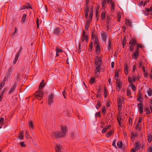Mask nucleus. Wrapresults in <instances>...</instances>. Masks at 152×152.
I'll return each instance as SVG.
<instances>
[{
  "label": "nucleus",
  "mask_w": 152,
  "mask_h": 152,
  "mask_svg": "<svg viewBox=\"0 0 152 152\" xmlns=\"http://www.w3.org/2000/svg\"><path fill=\"white\" fill-rule=\"evenodd\" d=\"M136 40L134 38V46L135 45V51H138V49L139 48H142L143 46L141 44H139L138 43H136Z\"/></svg>",
  "instance_id": "nucleus-7"
},
{
  "label": "nucleus",
  "mask_w": 152,
  "mask_h": 152,
  "mask_svg": "<svg viewBox=\"0 0 152 152\" xmlns=\"http://www.w3.org/2000/svg\"><path fill=\"white\" fill-rule=\"evenodd\" d=\"M92 46H93V44H92V43H90V44L89 45V47L90 48V49H89L90 51H91L92 50Z\"/></svg>",
  "instance_id": "nucleus-57"
},
{
  "label": "nucleus",
  "mask_w": 152,
  "mask_h": 152,
  "mask_svg": "<svg viewBox=\"0 0 152 152\" xmlns=\"http://www.w3.org/2000/svg\"><path fill=\"white\" fill-rule=\"evenodd\" d=\"M141 125V124H139L138 123H137V125H136V126L135 127V129H140V126Z\"/></svg>",
  "instance_id": "nucleus-47"
},
{
  "label": "nucleus",
  "mask_w": 152,
  "mask_h": 152,
  "mask_svg": "<svg viewBox=\"0 0 152 152\" xmlns=\"http://www.w3.org/2000/svg\"><path fill=\"white\" fill-rule=\"evenodd\" d=\"M88 12V6H86L85 10V12Z\"/></svg>",
  "instance_id": "nucleus-61"
},
{
  "label": "nucleus",
  "mask_w": 152,
  "mask_h": 152,
  "mask_svg": "<svg viewBox=\"0 0 152 152\" xmlns=\"http://www.w3.org/2000/svg\"><path fill=\"white\" fill-rule=\"evenodd\" d=\"M121 18V14L120 13H119L118 14V22H119L120 21Z\"/></svg>",
  "instance_id": "nucleus-41"
},
{
  "label": "nucleus",
  "mask_w": 152,
  "mask_h": 152,
  "mask_svg": "<svg viewBox=\"0 0 152 152\" xmlns=\"http://www.w3.org/2000/svg\"><path fill=\"white\" fill-rule=\"evenodd\" d=\"M148 95L149 96H151L152 95V91L151 89L149 88L147 91Z\"/></svg>",
  "instance_id": "nucleus-30"
},
{
  "label": "nucleus",
  "mask_w": 152,
  "mask_h": 152,
  "mask_svg": "<svg viewBox=\"0 0 152 152\" xmlns=\"http://www.w3.org/2000/svg\"><path fill=\"white\" fill-rule=\"evenodd\" d=\"M127 95L128 96H130V97L132 98V97L130 96L131 95V93L130 92V90L129 89H128L127 91Z\"/></svg>",
  "instance_id": "nucleus-42"
},
{
  "label": "nucleus",
  "mask_w": 152,
  "mask_h": 152,
  "mask_svg": "<svg viewBox=\"0 0 152 152\" xmlns=\"http://www.w3.org/2000/svg\"><path fill=\"white\" fill-rule=\"evenodd\" d=\"M152 140V136L151 135H149L148 138V142H150Z\"/></svg>",
  "instance_id": "nucleus-38"
},
{
  "label": "nucleus",
  "mask_w": 152,
  "mask_h": 152,
  "mask_svg": "<svg viewBox=\"0 0 152 152\" xmlns=\"http://www.w3.org/2000/svg\"><path fill=\"white\" fill-rule=\"evenodd\" d=\"M106 14V12H102L101 15V18L102 20H104L105 19V17Z\"/></svg>",
  "instance_id": "nucleus-28"
},
{
  "label": "nucleus",
  "mask_w": 152,
  "mask_h": 152,
  "mask_svg": "<svg viewBox=\"0 0 152 152\" xmlns=\"http://www.w3.org/2000/svg\"><path fill=\"white\" fill-rule=\"evenodd\" d=\"M129 84L128 85L129 88H131L133 90V82L132 78L130 77H129L128 79Z\"/></svg>",
  "instance_id": "nucleus-13"
},
{
  "label": "nucleus",
  "mask_w": 152,
  "mask_h": 152,
  "mask_svg": "<svg viewBox=\"0 0 152 152\" xmlns=\"http://www.w3.org/2000/svg\"><path fill=\"white\" fill-rule=\"evenodd\" d=\"M44 81V80H43L42 82L40 84L38 88L39 90L42 91L43 88L44 87L45 84L43 83Z\"/></svg>",
  "instance_id": "nucleus-17"
},
{
  "label": "nucleus",
  "mask_w": 152,
  "mask_h": 152,
  "mask_svg": "<svg viewBox=\"0 0 152 152\" xmlns=\"http://www.w3.org/2000/svg\"><path fill=\"white\" fill-rule=\"evenodd\" d=\"M53 95L52 94H50L49 96L48 99V104L49 106H50L53 102Z\"/></svg>",
  "instance_id": "nucleus-12"
},
{
  "label": "nucleus",
  "mask_w": 152,
  "mask_h": 152,
  "mask_svg": "<svg viewBox=\"0 0 152 152\" xmlns=\"http://www.w3.org/2000/svg\"><path fill=\"white\" fill-rule=\"evenodd\" d=\"M12 72V71L11 70V68H10L6 72L4 77L3 79L4 81H6V80H7L8 78H10Z\"/></svg>",
  "instance_id": "nucleus-5"
},
{
  "label": "nucleus",
  "mask_w": 152,
  "mask_h": 152,
  "mask_svg": "<svg viewBox=\"0 0 152 152\" xmlns=\"http://www.w3.org/2000/svg\"><path fill=\"white\" fill-rule=\"evenodd\" d=\"M115 140L114 139L113 141V143L112 144V145L113 146H114L115 148H117V147L115 145Z\"/></svg>",
  "instance_id": "nucleus-54"
},
{
  "label": "nucleus",
  "mask_w": 152,
  "mask_h": 152,
  "mask_svg": "<svg viewBox=\"0 0 152 152\" xmlns=\"http://www.w3.org/2000/svg\"><path fill=\"white\" fill-rule=\"evenodd\" d=\"M90 23V22L89 21H88L86 22L85 25V29L86 30H88Z\"/></svg>",
  "instance_id": "nucleus-29"
},
{
  "label": "nucleus",
  "mask_w": 152,
  "mask_h": 152,
  "mask_svg": "<svg viewBox=\"0 0 152 152\" xmlns=\"http://www.w3.org/2000/svg\"><path fill=\"white\" fill-rule=\"evenodd\" d=\"M67 132L66 128L65 126H61V132H53L52 134L56 137H64Z\"/></svg>",
  "instance_id": "nucleus-2"
},
{
  "label": "nucleus",
  "mask_w": 152,
  "mask_h": 152,
  "mask_svg": "<svg viewBox=\"0 0 152 152\" xmlns=\"http://www.w3.org/2000/svg\"><path fill=\"white\" fill-rule=\"evenodd\" d=\"M104 94L105 97H106L107 96V93L105 88H104Z\"/></svg>",
  "instance_id": "nucleus-51"
},
{
  "label": "nucleus",
  "mask_w": 152,
  "mask_h": 152,
  "mask_svg": "<svg viewBox=\"0 0 152 152\" xmlns=\"http://www.w3.org/2000/svg\"><path fill=\"white\" fill-rule=\"evenodd\" d=\"M116 83L117 84V86L118 88V91H120L122 85V82L120 80H119V81H117L116 82Z\"/></svg>",
  "instance_id": "nucleus-15"
},
{
  "label": "nucleus",
  "mask_w": 152,
  "mask_h": 152,
  "mask_svg": "<svg viewBox=\"0 0 152 152\" xmlns=\"http://www.w3.org/2000/svg\"><path fill=\"white\" fill-rule=\"evenodd\" d=\"M4 92V91H2L1 95H0V102H1L2 101V99L3 98V94Z\"/></svg>",
  "instance_id": "nucleus-50"
},
{
  "label": "nucleus",
  "mask_w": 152,
  "mask_h": 152,
  "mask_svg": "<svg viewBox=\"0 0 152 152\" xmlns=\"http://www.w3.org/2000/svg\"><path fill=\"white\" fill-rule=\"evenodd\" d=\"M111 43L112 41L110 39H109L108 40V42L107 44V49L108 50H110L111 49Z\"/></svg>",
  "instance_id": "nucleus-25"
},
{
  "label": "nucleus",
  "mask_w": 152,
  "mask_h": 152,
  "mask_svg": "<svg viewBox=\"0 0 152 152\" xmlns=\"http://www.w3.org/2000/svg\"><path fill=\"white\" fill-rule=\"evenodd\" d=\"M17 87V85L15 83L13 84L10 88L8 92V94H10L12 93L15 90Z\"/></svg>",
  "instance_id": "nucleus-6"
},
{
  "label": "nucleus",
  "mask_w": 152,
  "mask_h": 152,
  "mask_svg": "<svg viewBox=\"0 0 152 152\" xmlns=\"http://www.w3.org/2000/svg\"><path fill=\"white\" fill-rule=\"evenodd\" d=\"M85 40L86 42L88 41V37L87 35H86L85 32V31L83 30L82 32V35L81 38V41L83 42Z\"/></svg>",
  "instance_id": "nucleus-9"
},
{
  "label": "nucleus",
  "mask_w": 152,
  "mask_h": 152,
  "mask_svg": "<svg viewBox=\"0 0 152 152\" xmlns=\"http://www.w3.org/2000/svg\"><path fill=\"white\" fill-rule=\"evenodd\" d=\"M117 146L119 148H121L122 145V142L121 141H119L117 144Z\"/></svg>",
  "instance_id": "nucleus-32"
},
{
  "label": "nucleus",
  "mask_w": 152,
  "mask_h": 152,
  "mask_svg": "<svg viewBox=\"0 0 152 152\" xmlns=\"http://www.w3.org/2000/svg\"><path fill=\"white\" fill-rule=\"evenodd\" d=\"M125 23L127 26H132L131 23L129 20L126 19Z\"/></svg>",
  "instance_id": "nucleus-27"
},
{
  "label": "nucleus",
  "mask_w": 152,
  "mask_h": 152,
  "mask_svg": "<svg viewBox=\"0 0 152 152\" xmlns=\"http://www.w3.org/2000/svg\"><path fill=\"white\" fill-rule=\"evenodd\" d=\"M105 2H106V0H104L102 2V8H103L104 7L105 5Z\"/></svg>",
  "instance_id": "nucleus-52"
},
{
  "label": "nucleus",
  "mask_w": 152,
  "mask_h": 152,
  "mask_svg": "<svg viewBox=\"0 0 152 152\" xmlns=\"http://www.w3.org/2000/svg\"><path fill=\"white\" fill-rule=\"evenodd\" d=\"M44 93L42 91L38 90L36 91L35 94V95L38 99H41Z\"/></svg>",
  "instance_id": "nucleus-3"
},
{
  "label": "nucleus",
  "mask_w": 152,
  "mask_h": 152,
  "mask_svg": "<svg viewBox=\"0 0 152 152\" xmlns=\"http://www.w3.org/2000/svg\"><path fill=\"white\" fill-rule=\"evenodd\" d=\"M24 132L23 130H22L20 133H19L18 138L19 140L23 139V134Z\"/></svg>",
  "instance_id": "nucleus-21"
},
{
  "label": "nucleus",
  "mask_w": 152,
  "mask_h": 152,
  "mask_svg": "<svg viewBox=\"0 0 152 152\" xmlns=\"http://www.w3.org/2000/svg\"><path fill=\"white\" fill-rule=\"evenodd\" d=\"M95 45L96 46V52L97 53V54H99L100 52V46L98 42L96 43V44Z\"/></svg>",
  "instance_id": "nucleus-14"
},
{
  "label": "nucleus",
  "mask_w": 152,
  "mask_h": 152,
  "mask_svg": "<svg viewBox=\"0 0 152 152\" xmlns=\"http://www.w3.org/2000/svg\"><path fill=\"white\" fill-rule=\"evenodd\" d=\"M28 8L32 9V7L31 4L29 3H26L25 5H23L22 7H21L20 9V10H22Z\"/></svg>",
  "instance_id": "nucleus-8"
},
{
  "label": "nucleus",
  "mask_w": 152,
  "mask_h": 152,
  "mask_svg": "<svg viewBox=\"0 0 152 152\" xmlns=\"http://www.w3.org/2000/svg\"><path fill=\"white\" fill-rule=\"evenodd\" d=\"M4 121V119L3 118H0V124H2Z\"/></svg>",
  "instance_id": "nucleus-58"
},
{
  "label": "nucleus",
  "mask_w": 152,
  "mask_h": 152,
  "mask_svg": "<svg viewBox=\"0 0 152 152\" xmlns=\"http://www.w3.org/2000/svg\"><path fill=\"white\" fill-rule=\"evenodd\" d=\"M140 142H135V150L134 149V152H135V150H138L140 149Z\"/></svg>",
  "instance_id": "nucleus-18"
},
{
  "label": "nucleus",
  "mask_w": 152,
  "mask_h": 152,
  "mask_svg": "<svg viewBox=\"0 0 152 152\" xmlns=\"http://www.w3.org/2000/svg\"><path fill=\"white\" fill-rule=\"evenodd\" d=\"M63 32L62 30L59 28H56L53 31V34L56 35H61L62 34Z\"/></svg>",
  "instance_id": "nucleus-4"
},
{
  "label": "nucleus",
  "mask_w": 152,
  "mask_h": 152,
  "mask_svg": "<svg viewBox=\"0 0 152 152\" xmlns=\"http://www.w3.org/2000/svg\"><path fill=\"white\" fill-rule=\"evenodd\" d=\"M128 66L126 64L124 65V71L126 75H127L128 73Z\"/></svg>",
  "instance_id": "nucleus-24"
},
{
  "label": "nucleus",
  "mask_w": 152,
  "mask_h": 152,
  "mask_svg": "<svg viewBox=\"0 0 152 152\" xmlns=\"http://www.w3.org/2000/svg\"><path fill=\"white\" fill-rule=\"evenodd\" d=\"M122 31H123V32H125L126 29V27L123 26H122Z\"/></svg>",
  "instance_id": "nucleus-60"
},
{
  "label": "nucleus",
  "mask_w": 152,
  "mask_h": 152,
  "mask_svg": "<svg viewBox=\"0 0 152 152\" xmlns=\"http://www.w3.org/2000/svg\"><path fill=\"white\" fill-rule=\"evenodd\" d=\"M20 53V51H19L16 53V55L15 57V59H16L17 60H18V57L19 56Z\"/></svg>",
  "instance_id": "nucleus-40"
},
{
  "label": "nucleus",
  "mask_w": 152,
  "mask_h": 152,
  "mask_svg": "<svg viewBox=\"0 0 152 152\" xmlns=\"http://www.w3.org/2000/svg\"><path fill=\"white\" fill-rule=\"evenodd\" d=\"M145 110L146 112V114L148 115L150 114L151 112L149 110L147 107L145 108Z\"/></svg>",
  "instance_id": "nucleus-37"
},
{
  "label": "nucleus",
  "mask_w": 152,
  "mask_h": 152,
  "mask_svg": "<svg viewBox=\"0 0 152 152\" xmlns=\"http://www.w3.org/2000/svg\"><path fill=\"white\" fill-rule=\"evenodd\" d=\"M102 59L101 58H99L98 56H96L95 59V67L96 70L95 74L96 75L98 76L99 75L100 70V66L102 64Z\"/></svg>",
  "instance_id": "nucleus-1"
},
{
  "label": "nucleus",
  "mask_w": 152,
  "mask_h": 152,
  "mask_svg": "<svg viewBox=\"0 0 152 152\" xmlns=\"http://www.w3.org/2000/svg\"><path fill=\"white\" fill-rule=\"evenodd\" d=\"M26 16V14H24L23 15V16L22 17V20H21V21L23 23L24 22L25 20Z\"/></svg>",
  "instance_id": "nucleus-36"
},
{
  "label": "nucleus",
  "mask_w": 152,
  "mask_h": 152,
  "mask_svg": "<svg viewBox=\"0 0 152 152\" xmlns=\"http://www.w3.org/2000/svg\"><path fill=\"white\" fill-rule=\"evenodd\" d=\"M117 119L118 122H120L122 120V118L120 114H118V116L117 117Z\"/></svg>",
  "instance_id": "nucleus-33"
},
{
  "label": "nucleus",
  "mask_w": 152,
  "mask_h": 152,
  "mask_svg": "<svg viewBox=\"0 0 152 152\" xmlns=\"http://www.w3.org/2000/svg\"><path fill=\"white\" fill-rule=\"evenodd\" d=\"M126 41L125 40V38H124L123 39V42H122V45L123 48H124V46L126 45Z\"/></svg>",
  "instance_id": "nucleus-45"
},
{
  "label": "nucleus",
  "mask_w": 152,
  "mask_h": 152,
  "mask_svg": "<svg viewBox=\"0 0 152 152\" xmlns=\"http://www.w3.org/2000/svg\"><path fill=\"white\" fill-rule=\"evenodd\" d=\"M92 39H95V41L94 42V44L95 45L96 44V43L98 42L97 38L96 37V32L93 31H92Z\"/></svg>",
  "instance_id": "nucleus-11"
},
{
  "label": "nucleus",
  "mask_w": 152,
  "mask_h": 152,
  "mask_svg": "<svg viewBox=\"0 0 152 152\" xmlns=\"http://www.w3.org/2000/svg\"><path fill=\"white\" fill-rule=\"evenodd\" d=\"M56 152H62V148L60 145H56L55 147Z\"/></svg>",
  "instance_id": "nucleus-16"
},
{
  "label": "nucleus",
  "mask_w": 152,
  "mask_h": 152,
  "mask_svg": "<svg viewBox=\"0 0 152 152\" xmlns=\"http://www.w3.org/2000/svg\"><path fill=\"white\" fill-rule=\"evenodd\" d=\"M102 112L103 114H105L106 113V110L105 107H103L102 108Z\"/></svg>",
  "instance_id": "nucleus-56"
},
{
  "label": "nucleus",
  "mask_w": 152,
  "mask_h": 152,
  "mask_svg": "<svg viewBox=\"0 0 152 152\" xmlns=\"http://www.w3.org/2000/svg\"><path fill=\"white\" fill-rule=\"evenodd\" d=\"M112 130H111V131H110L109 132H108L106 135V137H109L111 135V134L112 133Z\"/></svg>",
  "instance_id": "nucleus-46"
},
{
  "label": "nucleus",
  "mask_w": 152,
  "mask_h": 152,
  "mask_svg": "<svg viewBox=\"0 0 152 152\" xmlns=\"http://www.w3.org/2000/svg\"><path fill=\"white\" fill-rule=\"evenodd\" d=\"M132 118H129V126L128 127V129L129 130H131V128L132 127Z\"/></svg>",
  "instance_id": "nucleus-20"
},
{
  "label": "nucleus",
  "mask_w": 152,
  "mask_h": 152,
  "mask_svg": "<svg viewBox=\"0 0 152 152\" xmlns=\"http://www.w3.org/2000/svg\"><path fill=\"white\" fill-rule=\"evenodd\" d=\"M139 56L138 51H134V59L136 60Z\"/></svg>",
  "instance_id": "nucleus-19"
},
{
  "label": "nucleus",
  "mask_w": 152,
  "mask_h": 152,
  "mask_svg": "<svg viewBox=\"0 0 152 152\" xmlns=\"http://www.w3.org/2000/svg\"><path fill=\"white\" fill-rule=\"evenodd\" d=\"M28 126L30 129H34L33 122L32 121H31L28 123Z\"/></svg>",
  "instance_id": "nucleus-23"
},
{
  "label": "nucleus",
  "mask_w": 152,
  "mask_h": 152,
  "mask_svg": "<svg viewBox=\"0 0 152 152\" xmlns=\"http://www.w3.org/2000/svg\"><path fill=\"white\" fill-rule=\"evenodd\" d=\"M120 70V69L116 70L115 72V75L118 76V75L119 74V72Z\"/></svg>",
  "instance_id": "nucleus-48"
},
{
  "label": "nucleus",
  "mask_w": 152,
  "mask_h": 152,
  "mask_svg": "<svg viewBox=\"0 0 152 152\" xmlns=\"http://www.w3.org/2000/svg\"><path fill=\"white\" fill-rule=\"evenodd\" d=\"M62 94H63V95L64 96V97L66 99V93L65 92V90H64V91H63L62 92Z\"/></svg>",
  "instance_id": "nucleus-55"
},
{
  "label": "nucleus",
  "mask_w": 152,
  "mask_h": 152,
  "mask_svg": "<svg viewBox=\"0 0 152 152\" xmlns=\"http://www.w3.org/2000/svg\"><path fill=\"white\" fill-rule=\"evenodd\" d=\"M101 105V104L99 102V101L97 103V104L96 105V108L97 109H98L100 107Z\"/></svg>",
  "instance_id": "nucleus-44"
},
{
  "label": "nucleus",
  "mask_w": 152,
  "mask_h": 152,
  "mask_svg": "<svg viewBox=\"0 0 152 152\" xmlns=\"http://www.w3.org/2000/svg\"><path fill=\"white\" fill-rule=\"evenodd\" d=\"M100 113L99 112H97L96 113V117H99L100 116Z\"/></svg>",
  "instance_id": "nucleus-62"
},
{
  "label": "nucleus",
  "mask_w": 152,
  "mask_h": 152,
  "mask_svg": "<svg viewBox=\"0 0 152 152\" xmlns=\"http://www.w3.org/2000/svg\"><path fill=\"white\" fill-rule=\"evenodd\" d=\"M142 120V118L141 117H139V120H138V122L137 123L141 124V122Z\"/></svg>",
  "instance_id": "nucleus-53"
},
{
  "label": "nucleus",
  "mask_w": 152,
  "mask_h": 152,
  "mask_svg": "<svg viewBox=\"0 0 152 152\" xmlns=\"http://www.w3.org/2000/svg\"><path fill=\"white\" fill-rule=\"evenodd\" d=\"M111 11L113 12L114 10V4L113 2H111Z\"/></svg>",
  "instance_id": "nucleus-31"
},
{
  "label": "nucleus",
  "mask_w": 152,
  "mask_h": 152,
  "mask_svg": "<svg viewBox=\"0 0 152 152\" xmlns=\"http://www.w3.org/2000/svg\"><path fill=\"white\" fill-rule=\"evenodd\" d=\"M138 107L140 109L143 108V105L141 103H140L138 105Z\"/></svg>",
  "instance_id": "nucleus-49"
},
{
  "label": "nucleus",
  "mask_w": 152,
  "mask_h": 152,
  "mask_svg": "<svg viewBox=\"0 0 152 152\" xmlns=\"http://www.w3.org/2000/svg\"><path fill=\"white\" fill-rule=\"evenodd\" d=\"M107 130V129H106V127L103 128L102 130V132L103 133H104Z\"/></svg>",
  "instance_id": "nucleus-63"
},
{
  "label": "nucleus",
  "mask_w": 152,
  "mask_h": 152,
  "mask_svg": "<svg viewBox=\"0 0 152 152\" xmlns=\"http://www.w3.org/2000/svg\"><path fill=\"white\" fill-rule=\"evenodd\" d=\"M107 36V34L106 32L103 31L101 32V37L104 41L105 42L106 41Z\"/></svg>",
  "instance_id": "nucleus-10"
},
{
  "label": "nucleus",
  "mask_w": 152,
  "mask_h": 152,
  "mask_svg": "<svg viewBox=\"0 0 152 152\" xmlns=\"http://www.w3.org/2000/svg\"><path fill=\"white\" fill-rule=\"evenodd\" d=\"M110 20V18L109 16L107 17V23L109 24Z\"/></svg>",
  "instance_id": "nucleus-59"
},
{
  "label": "nucleus",
  "mask_w": 152,
  "mask_h": 152,
  "mask_svg": "<svg viewBox=\"0 0 152 152\" xmlns=\"http://www.w3.org/2000/svg\"><path fill=\"white\" fill-rule=\"evenodd\" d=\"M148 152H152V148L151 147L149 148L148 150Z\"/></svg>",
  "instance_id": "nucleus-64"
},
{
  "label": "nucleus",
  "mask_w": 152,
  "mask_h": 152,
  "mask_svg": "<svg viewBox=\"0 0 152 152\" xmlns=\"http://www.w3.org/2000/svg\"><path fill=\"white\" fill-rule=\"evenodd\" d=\"M5 81H4V80H3L2 82L1 83L0 85V90L2 89L4 86L5 84Z\"/></svg>",
  "instance_id": "nucleus-35"
},
{
  "label": "nucleus",
  "mask_w": 152,
  "mask_h": 152,
  "mask_svg": "<svg viewBox=\"0 0 152 152\" xmlns=\"http://www.w3.org/2000/svg\"><path fill=\"white\" fill-rule=\"evenodd\" d=\"M133 40H131L129 43V47L130 48L129 50L130 51H133Z\"/></svg>",
  "instance_id": "nucleus-22"
},
{
  "label": "nucleus",
  "mask_w": 152,
  "mask_h": 152,
  "mask_svg": "<svg viewBox=\"0 0 152 152\" xmlns=\"http://www.w3.org/2000/svg\"><path fill=\"white\" fill-rule=\"evenodd\" d=\"M56 7H58L57 5H53V9L57 12H59L61 11V9L60 8H58L57 9L56 8Z\"/></svg>",
  "instance_id": "nucleus-26"
},
{
  "label": "nucleus",
  "mask_w": 152,
  "mask_h": 152,
  "mask_svg": "<svg viewBox=\"0 0 152 152\" xmlns=\"http://www.w3.org/2000/svg\"><path fill=\"white\" fill-rule=\"evenodd\" d=\"M56 52L57 53H60L63 52V51L62 50L60 49L58 47H56Z\"/></svg>",
  "instance_id": "nucleus-43"
},
{
  "label": "nucleus",
  "mask_w": 152,
  "mask_h": 152,
  "mask_svg": "<svg viewBox=\"0 0 152 152\" xmlns=\"http://www.w3.org/2000/svg\"><path fill=\"white\" fill-rule=\"evenodd\" d=\"M95 78L93 77H91V79L90 80V83L91 84H93L95 80Z\"/></svg>",
  "instance_id": "nucleus-39"
},
{
  "label": "nucleus",
  "mask_w": 152,
  "mask_h": 152,
  "mask_svg": "<svg viewBox=\"0 0 152 152\" xmlns=\"http://www.w3.org/2000/svg\"><path fill=\"white\" fill-rule=\"evenodd\" d=\"M118 105L122 106V104L123 103V101L121 100V99L120 98H119L118 99Z\"/></svg>",
  "instance_id": "nucleus-34"
}]
</instances>
